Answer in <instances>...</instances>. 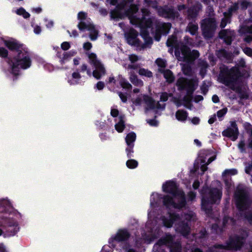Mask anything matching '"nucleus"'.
Wrapping results in <instances>:
<instances>
[{"instance_id":"obj_1","label":"nucleus","mask_w":252,"mask_h":252,"mask_svg":"<svg viewBox=\"0 0 252 252\" xmlns=\"http://www.w3.org/2000/svg\"><path fill=\"white\" fill-rule=\"evenodd\" d=\"M4 45L14 51V55L9 61L11 72L14 75L19 74L21 69H26L31 65V60L28 48L15 39L3 40Z\"/></svg>"},{"instance_id":"obj_2","label":"nucleus","mask_w":252,"mask_h":252,"mask_svg":"<svg viewBox=\"0 0 252 252\" xmlns=\"http://www.w3.org/2000/svg\"><path fill=\"white\" fill-rule=\"evenodd\" d=\"M163 191L170 194L163 200L164 204L167 207L180 208L184 206L185 200L182 191L177 189L176 184L173 181L166 182L162 186Z\"/></svg>"},{"instance_id":"obj_3","label":"nucleus","mask_w":252,"mask_h":252,"mask_svg":"<svg viewBox=\"0 0 252 252\" xmlns=\"http://www.w3.org/2000/svg\"><path fill=\"white\" fill-rule=\"evenodd\" d=\"M126 2L121 5H119L116 10L111 12V17L114 19L123 18L125 16H128L131 24L134 25H139L142 28H148L151 27L152 24V21L151 19L146 20L144 17L142 20L139 18H136L133 14L135 13L138 8L136 6L134 5H131L130 9L128 11H126L125 14H123V11L124 10V7Z\"/></svg>"},{"instance_id":"obj_4","label":"nucleus","mask_w":252,"mask_h":252,"mask_svg":"<svg viewBox=\"0 0 252 252\" xmlns=\"http://www.w3.org/2000/svg\"><path fill=\"white\" fill-rule=\"evenodd\" d=\"M78 19L80 21L78 27L80 30H87L90 31V37L92 40L96 39L98 35V31L95 29L94 26L87 18V14L83 12H80L78 14Z\"/></svg>"},{"instance_id":"obj_5","label":"nucleus","mask_w":252,"mask_h":252,"mask_svg":"<svg viewBox=\"0 0 252 252\" xmlns=\"http://www.w3.org/2000/svg\"><path fill=\"white\" fill-rule=\"evenodd\" d=\"M142 98L144 100L145 111L147 113L149 110L157 111L162 109L163 106H160L158 103H156L153 99L147 95H143L136 98H132L131 101L135 105H139L141 104Z\"/></svg>"},{"instance_id":"obj_6","label":"nucleus","mask_w":252,"mask_h":252,"mask_svg":"<svg viewBox=\"0 0 252 252\" xmlns=\"http://www.w3.org/2000/svg\"><path fill=\"white\" fill-rule=\"evenodd\" d=\"M169 218V219H163V223L165 226L167 227H170L173 223H178L179 226L177 227V230L178 231L181 232L184 235H185L189 233V228L187 223H185L184 221L180 222V219L174 215L170 214Z\"/></svg>"},{"instance_id":"obj_7","label":"nucleus","mask_w":252,"mask_h":252,"mask_svg":"<svg viewBox=\"0 0 252 252\" xmlns=\"http://www.w3.org/2000/svg\"><path fill=\"white\" fill-rule=\"evenodd\" d=\"M88 56L90 63L94 66V70L93 72V76L99 79L105 74V69L103 65L97 58L96 55L93 53H89Z\"/></svg>"},{"instance_id":"obj_8","label":"nucleus","mask_w":252,"mask_h":252,"mask_svg":"<svg viewBox=\"0 0 252 252\" xmlns=\"http://www.w3.org/2000/svg\"><path fill=\"white\" fill-rule=\"evenodd\" d=\"M175 56L179 61L189 62L198 57L199 53L196 50L190 52L187 47L183 46L180 50H176Z\"/></svg>"},{"instance_id":"obj_9","label":"nucleus","mask_w":252,"mask_h":252,"mask_svg":"<svg viewBox=\"0 0 252 252\" xmlns=\"http://www.w3.org/2000/svg\"><path fill=\"white\" fill-rule=\"evenodd\" d=\"M216 27V24L213 18H210L204 20L201 25L204 36L206 38L211 37Z\"/></svg>"},{"instance_id":"obj_10","label":"nucleus","mask_w":252,"mask_h":252,"mask_svg":"<svg viewBox=\"0 0 252 252\" xmlns=\"http://www.w3.org/2000/svg\"><path fill=\"white\" fill-rule=\"evenodd\" d=\"M176 85L179 89H186L188 93H191L197 86V81L196 79L187 81L184 78H180Z\"/></svg>"},{"instance_id":"obj_11","label":"nucleus","mask_w":252,"mask_h":252,"mask_svg":"<svg viewBox=\"0 0 252 252\" xmlns=\"http://www.w3.org/2000/svg\"><path fill=\"white\" fill-rule=\"evenodd\" d=\"M235 195L238 208L240 210L246 208L248 201L246 190L243 189L238 188Z\"/></svg>"},{"instance_id":"obj_12","label":"nucleus","mask_w":252,"mask_h":252,"mask_svg":"<svg viewBox=\"0 0 252 252\" xmlns=\"http://www.w3.org/2000/svg\"><path fill=\"white\" fill-rule=\"evenodd\" d=\"M208 153L209 152L207 151L201 152L199 154L198 158L196 161L195 166L196 168H199V165H200L201 169L203 172L207 170V165L209 164L215 159V157H210L208 159L207 162H206Z\"/></svg>"},{"instance_id":"obj_13","label":"nucleus","mask_w":252,"mask_h":252,"mask_svg":"<svg viewBox=\"0 0 252 252\" xmlns=\"http://www.w3.org/2000/svg\"><path fill=\"white\" fill-rule=\"evenodd\" d=\"M221 196L220 190L217 189H215L209 192V200H206L205 198L202 199V205L203 209H205L208 201H210L212 203H217L220 201Z\"/></svg>"},{"instance_id":"obj_14","label":"nucleus","mask_w":252,"mask_h":252,"mask_svg":"<svg viewBox=\"0 0 252 252\" xmlns=\"http://www.w3.org/2000/svg\"><path fill=\"white\" fill-rule=\"evenodd\" d=\"M222 135L224 136L229 137L234 141L237 138L238 134V130L237 125L235 122H232L231 127L228 128L223 131Z\"/></svg>"},{"instance_id":"obj_15","label":"nucleus","mask_w":252,"mask_h":252,"mask_svg":"<svg viewBox=\"0 0 252 252\" xmlns=\"http://www.w3.org/2000/svg\"><path fill=\"white\" fill-rule=\"evenodd\" d=\"M137 32L133 29H130L128 32L125 33V37L129 44L140 46V44L137 38Z\"/></svg>"},{"instance_id":"obj_16","label":"nucleus","mask_w":252,"mask_h":252,"mask_svg":"<svg viewBox=\"0 0 252 252\" xmlns=\"http://www.w3.org/2000/svg\"><path fill=\"white\" fill-rule=\"evenodd\" d=\"M171 25L169 23H162L158 25L157 29L155 38L157 41L160 39V34H167L170 29Z\"/></svg>"},{"instance_id":"obj_17","label":"nucleus","mask_w":252,"mask_h":252,"mask_svg":"<svg viewBox=\"0 0 252 252\" xmlns=\"http://www.w3.org/2000/svg\"><path fill=\"white\" fill-rule=\"evenodd\" d=\"M234 35V32L231 31H222L220 32L219 36L223 38L224 41L228 44L231 42V37Z\"/></svg>"},{"instance_id":"obj_18","label":"nucleus","mask_w":252,"mask_h":252,"mask_svg":"<svg viewBox=\"0 0 252 252\" xmlns=\"http://www.w3.org/2000/svg\"><path fill=\"white\" fill-rule=\"evenodd\" d=\"M81 75L78 72H74L68 78V82L70 85H76L79 83Z\"/></svg>"},{"instance_id":"obj_19","label":"nucleus","mask_w":252,"mask_h":252,"mask_svg":"<svg viewBox=\"0 0 252 252\" xmlns=\"http://www.w3.org/2000/svg\"><path fill=\"white\" fill-rule=\"evenodd\" d=\"M243 243V240L237 239L230 242L226 248L228 249H237L239 248Z\"/></svg>"},{"instance_id":"obj_20","label":"nucleus","mask_w":252,"mask_h":252,"mask_svg":"<svg viewBox=\"0 0 252 252\" xmlns=\"http://www.w3.org/2000/svg\"><path fill=\"white\" fill-rule=\"evenodd\" d=\"M129 80L131 82L136 86L142 87L143 85V81L139 79L136 75L132 73L130 74Z\"/></svg>"},{"instance_id":"obj_21","label":"nucleus","mask_w":252,"mask_h":252,"mask_svg":"<svg viewBox=\"0 0 252 252\" xmlns=\"http://www.w3.org/2000/svg\"><path fill=\"white\" fill-rule=\"evenodd\" d=\"M115 129L119 132H122L125 126V122L124 121V117L122 116H120L118 118V122L116 124Z\"/></svg>"},{"instance_id":"obj_22","label":"nucleus","mask_w":252,"mask_h":252,"mask_svg":"<svg viewBox=\"0 0 252 252\" xmlns=\"http://www.w3.org/2000/svg\"><path fill=\"white\" fill-rule=\"evenodd\" d=\"M129 236V234L126 230H120L119 231L116 236V240L118 241H124L127 239Z\"/></svg>"},{"instance_id":"obj_23","label":"nucleus","mask_w":252,"mask_h":252,"mask_svg":"<svg viewBox=\"0 0 252 252\" xmlns=\"http://www.w3.org/2000/svg\"><path fill=\"white\" fill-rule=\"evenodd\" d=\"M188 117L187 112L183 110H178L176 113V119L178 121H185Z\"/></svg>"},{"instance_id":"obj_24","label":"nucleus","mask_w":252,"mask_h":252,"mask_svg":"<svg viewBox=\"0 0 252 252\" xmlns=\"http://www.w3.org/2000/svg\"><path fill=\"white\" fill-rule=\"evenodd\" d=\"M163 74L166 81L171 83L174 80V77L172 72L169 70H166L163 71Z\"/></svg>"},{"instance_id":"obj_25","label":"nucleus","mask_w":252,"mask_h":252,"mask_svg":"<svg viewBox=\"0 0 252 252\" xmlns=\"http://www.w3.org/2000/svg\"><path fill=\"white\" fill-rule=\"evenodd\" d=\"M136 139V134L134 132L128 133L126 138V141L127 145H133V143Z\"/></svg>"},{"instance_id":"obj_26","label":"nucleus","mask_w":252,"mask_h":252,"mask_svg":"<svg viewBox=\"0 0 252 252\" xmlns=\"http://www.w3.org/2000/svg\"><path fill=\"white\" fill-rule=\"evenodd\" d=\"M119 82L122 87L125 89H131L132 86L125 78L121 76H119Z\"/></svg>"},{"instance_id":"obj_27","label":"nucleus","mask_w":252,"mask_h":252,"mask_svg":"<svg viewBox=\"0 0 252 252\" xmlns=\"http://www.w3.org/2000/svg\"><path fill=\"white\" fill-rule=\"evenodd\" d=\"M229 78L230 79V80L229 81H224V83L226 85H229L230 84V81H233V80H234L235 79H236L237 78V75H236L235 74V69H232L229 73Z\"/></svg>"},{"instance_id":"obj_28","label":"nucleus","mask_w":252,"mask_h":252,"mask_svg":"<svg viewBox=\"0 0 252 252\" xmlns=\"http://www.w3.org/2000/svg\"><path fill=\"white\" fill-rule=\"evenodd\" d=\"M15 12L17 14L22 16L24 18H29L30 16V14L22 7L17 9Z\"/></svg>"},{"instance_id":"obj_29","label":"nucleus","mask_w":252,"mask_h":252,"mask_svg":"<svg viewBox=\"0 0 252 252\" xmlns=\"http://www.w3.org/2000/svg\"><path fill=\"white\" fill-rule=\"evenodd\" d=\"M138 73L141 76H145L148 77H151L152 76V72L145 68H140L139 70Z\"/></svg>"},{"instance_id":"obj_30","label":"nucleus","mask_w":252,"mask_h":252,"mask_svg":"<svg viewBox=\"0 0 252 252\" xmlns=\"http://www.w3.org/2000/svg\"><path fill=\"white\" fill-rule=\"evenodd\" d=\"M142 35L145 42V45L143 47H146L149 45H151L152 43V40L146 33H144V32H142Z\"/></svg>"},{"instance_id":"obj_31","label":"nucleus","mask_w":252,"mask_h":252,"mask_svg":"<svg viewBox=\"0 0 252 252\" xmlns=\"http://www.w3.org/2000/svg\"><path fill=\"white\" fill-rule=\"evenodd\" d=\"M126 164L128 168L133 169L137 166L138 162L135 160L129 159L126 161Z\"/></svg>"},{"instance_id":"obj_32","label":"nucleus","mask_w":252,"mask_h":252,"mask_svg":"<svg viewBox=\"0 0 252 252\" xmlns=\"http://www.w3.org/2000/svg\"><path fill=\"white\" fill-rule=\"evenodd\" d=\"M197 29V25L195 24H189L188 26L189 31L191 34H195Z\"/></svg>"},{"instance_id":"obj_33","label":"nucleus","mask_w":252,"mask_h":252,"mask_svg":"<svg viewBox=\"0 0 252 252\" xmlns=\"http://www.w3.org/2000/svg\"><path fill=\"white\" fill-rule=\"evenodd\" d=\"M237 173V170L234 169H227L223 171L222 173V176L224 177L225 176H229L235 175Z\"/></svg>"},{"instance_id":"obj_34","label":"nucleus","mask_w":252,"mask_h":252,"mask_svg":"<svg viewBox=\"0 0 252 252\" xmlns=\"http://www.w3.org/2000/svg\"><path fill=\"white\" fill-rule=\"evenodd\" d=\"M159 198V195L158 193H153L151 196V206L154 207L155 206L156 199H158Z\"/></svg>"},{"instance_id":"obj_35","label":"nucleus","mask_w":252,"mask_h":252,"mask_svg":"<svg viewBox=\"0 0 252 252\" xmlns=\"http://www.w3.org/2000/svg\"><path fill=\"white\" fill-rule=\"evenodd\" d=\"M157 65L160 67H164L166 66V62L161 59H158L156 61Z\"/></svg>"},{"instance_id":"obj_36","label":"nucleus","mask_w":252,"mask_h":252,"mask_svg":"<svg viewBox=\"0 0 252 252\" xmlns=\"http://www.w3.org/2000/svg\"><path fill=\"white\" fill-rule=\"evenodd\" d=\"M128 147L126 149V152L128 157H130L132 154L133 153V148L134 145H127Z\"/></svg>"},{"instance_id":"obj_37","label":"nucleus","mask_w":252,"mask_h":252,"mask_svg":"<svg viewBox=\"0 0 252 252\" xmlns=\"http://www.w3.org/2000/svg\"><path fill=\"white\" fill-rule=\"evenodd\" d=\"M8 55V51L4 48L0 47V56L6 57Z\"/></svg>"},{"instance_id":"obj_38","label":"nucleus","mask_w":252,"mask_h":252,"mask_svg":"<svg viewBox=\"0 0 252 252\" xmlns=\"http://www.w3.org/2000/svg\"><path fill=\"white\" fill-rule=\"evenodd\" d=\"M81 70L82 71H87V73L89 76L91 75V72L89 70H87V65L85 64H83L81 66Z\"/></svg>"},{"instance_id":"obj_39","label":"nucleus","mask_w":252,"mask_h":252,"mask_svg":"<svg viewBox=\"0 0 252 252\" xmlns=\"http://www.w3.org/2000/svg\"><path fill=\"white\" fill-rule=\"evenodd\" d=\"M176 41L175 38L174 37H172L169 38L166 42V44L168 46H171L173 45L174 42Z\"/></svg>"},{"instance_id":"obj_40","label":"nucleus","mask_w":252,"mask_h":252,"mask_svg":"<svg viewBox=\"0 0 252 252\" xmlns=\"http://www.w3.org/2000/svg\"><path fill=\"white\" fill-rule=\"evenodd\" d=\"M168 95L166 93H161L160 94V101H165L168 99Z\"/></svg>"},{"instance_id":"obj_41","label":"nucleus","mask_w":252,"mask_h":252,"mask_svg":"<svg viewBox=\"0 0 252 252\" xmlns=\"http://www.w3.org/2000/svg\"><path fill=\"white\" fill-rule=\"evenodd\" d=\"M129 59L131 63H134L138 61V57L135 55H130L129 56Z\"/></svg>"},{"instance_id":"obj_42","label":"nucleus","mask_w":252,"mask_h":252,"mask_svg":"<svg viewBox=\"0 0 252 252\" xmlns=\"http://www.w3.org/2000/svg\"><path fill=\"white\" fill-rule=\"evenodd\" d=\"M62 48L64 50L68 49L70 47V44L67 42H64L61 45Z\"/></svg>"},{"instance_id":"obj_43","label":"nucleus","mask_w":252,"mask_h":252,"mask_svg":"<svg viewBox=\"0 0 252 252\" xmlns=\"http://www.w3.org/2000/svg\"><path fill=\"white\" fill-rule=\"evenodd\" d=\"M92 47V45L90 42H86L83 44V48L85 50H89Z\"/></svg>"},{"instance_id":"obj_44","label":"nucleus","mask_w":252,"mask_h":252,"mask_svg":"<svg viewBox=\"0 0 252 252\" xmlns=\"http://www.w3.org/2000/svg\"><path fill=\"white\" fill-rule=\"evenodd\" d=\"M244 53L248 56H252V49L249 48H245L243 49Z\"/></svg>"},{"instance_id":"obj_45","label":"nucleus","mask_w":252,"mask_h":252,"mask_svg":"<svg viewBox=\"0 0 252 252\" xmlns=\"http://www.w3.org/2000/svg\"><path fill=\"white\" fill-rule=\"evenodd\" d=\"M226 113V110L225 109L219 110L217 113V116L218 117H222Z\"/></svg>"},{"instance_id":"obj_46","label":"nucleus","mask_w":252,"mask_h":252,"mask_svg":"<svg viewBox=\"0 0 252 252\" xmlns=\"http://www.w3.org/2000/svg\"><path fill=\"white\" fill-rule=\"evenodd\" d=\"M119 111L117 109H112L111 111V115L112 116L115 117L118 115Z\"/></svg>"},{"instance_id":"obj_47","label":"nucleus","mask_w":252,"mask_h":252,"mask_svg":"<svg viewBox=\"0 0 252 252\" xmlns=\"http://www.w3.org/2000/svg\"><path fill=\"white\" fill-rule=\"evenodd\" d=\"M147 123L152 126H157L158 124L155 120H148Z\"/></svg>"},{"instance_id":"obj_48","label":"nucleus","mask_w":252,"mask_h":252,"mask_svg":"<svg viewBox=\"0 0 252 252\" xmlns=\"http://www.w3.org/2000/svg\"><path fill=\"white\" fill-rule=\"evenodd\" d=\"M96 88L98 90H102L104 86V83L102 82H98L97 84H96Z\"/></svg>"},{"instance_id":"obj_49","label":"nucleus","mask_w":252,"mask_h":252,"mask_svg":"<svg viewBox=\"0 0 252 252\" xmlns=\"http://www.w3.org/2000/svg\"><path fill=\"white\" fill-rule=\"evenodd\" d=\"M119 95L123 102H126V101L127 98H126V96L125 94L120 93H119Z\"/></svg>"},{"instance_id":"obj_50","label":"nucleus","mask_w":252,"mask_h":252,"mask_svg":"<svg viewBox=\"0 0 252 252\" xmlns=\"http://www.w3.org/2000/svg\"><path fill=\"white\" fill-rule=\"evenodd\" d=\"M41 28L39 26H35L34 27V32L35 33V34H39L41 32Z\"/></svg>"},{"instance_id":"obj_51","label":"nucleus","mask_w":252,"mask_h":252,"mask_svg":"<svg viewBox=\"0 0 252 252\" xmlns=\"http://www.w3.org/2000/svg\"><path fill=\"white\" fill-rule=\"evenodd\" d=\"M182 70L185 74L188 75L189 74L190 69L189 67H187V68L184 66L182 67Z\"/></svg>"},{"instance_id":"obj_52","label":"nucleus","mask_w":252,"mask_h":252,"mask_svg":"<svg viewBox=\"0 0 252 252\" xmlns=\"http://www.w3.org/2000/svg\"><path fill=\"white\" fill-rule=\"evenodd\" d=\"M45 21L47 23L46 24V27L48 28H50L51 27H53V22L52 21H51V20H48L47 19H45Z\"/></svg>"},{"instance_id":"obj_53","label":"nucleus","mask_w":252,"mask_h":252,"mask_svg":"<svg viewBox=\"0 0 252 252\" xmlns=\"http://www.w3.org/2000/svg\"><path fill=\"white\" fill-rule=\"evenodd\" d=\"M76 54V52L73 50H71L68 52L66 53V56H69V57H72L75 56Z\"/></svg>"},{"instance_id":"obj_54","label":"nucleus","mask_w":252,"mask_h":252,"mask_svg":"<svg viewBox=\"0 0 252 252\" xmlns=\"http://www.w3.org/2000/svg\"><path fill=\"white\" fill-rule=\"evenodd\" d=\"M228 20V19L226 18L223 19L222 20V21H221V23L220 24V26L222 28L224 27L225 26Z\"/></svg>"},{"instance_id":"obj_55","label":"nucleus","mask_w":252,"mask_h":252,"mask_svg":"<svg viewBox=\"0 0 252 252\" xmlns=\"http://www.w3.org/2000/svg\"><path fill=\"white\" fill-rule=\"evenodd\" d=\"M123 66L124 67H125L127 69H135L136 68V66L134 65H131V64H129L127 66H126V64H123Z\"/></svg>"},{"instance_id":"obj_56","label":"nucleus","mask_w":252,"mask_h":252,"mask_svg":"<svg viewBox=\"0 0 252 252\" xmlns=\"http://www.w3.org/2000/svg\"><path fill=\"white\" fill-rule=\"evenodd\" d=\"M191 122L194 124L197 125L199 122V119L198 118L195 117L191 120Z\"/></svg>"},{"instance_id":"obj_57","label":"nucleus","mask_w":252,"mask_h":252,"mask_svg":"<svg viewBox=\"0 0 252 252\" xmlns=\"http://www.w3.org/2000/svg\"><path fill=\"white\" fill-rule=\"evenodd\" d=\"M212 100L215 103H217L219 101V97L217 95H214L212 96Z\"/></svg>"},{"instance_id":"obj_58","label":"nucleus","mask_w":252,"mask_h":252,"mask_svg":"<svg viewBox=\"0 0 252 252\" xmlns=\"http://www.w3.org/2000/svg\"><path fill=\"white\" fill-rule=\"evenodd\" d=\"M71 57H69V56H66V53L64 54L63 59L62 60V61L63 63H64L66 61L68 60V59H70Z\"/></svg>"},{"instance_id":"obj_59","label":"nucleus","mask_w":252,"mask_h":252,"mask_svg":"<svg viewBox=\"0 0 252 252\" xmlns=\"http://www.w3.org/2000/svg\"><path fill=\"white\" fill-rule=\"evenodd\" d=\"M80 62V58H76L73 59V63L75 65H77L79 64Z\"/></svg>"},{"instance_id":"obj_60","label":"nucleus","mask_w":252,"mask_h":252,"mask_svg":"<svg viewBox=\"0 0 252 252\" xmlns=\"http://www.w3.org/2000/svg\"><path fill=\"white\" fill-rule=\"evenodd\" d=\"M247 220L251 224H252V213L247 216Z\"/></svg>"},{"instance_id":"obj_61","label":"nucleus","mask_w":252,"mask_h":252,"mask_svg":"<svg viewBox=\"0 0 252 252\" xmlns=\"http://www.w3.org/2000/svg\"><path fill=\"white\" fill-rule=\"evenodd\" d=\"M243 8H247L249 5V3L247 1H243L241 3Z\"/></svg>"},{"instance_id":"obj_62","label":"nucleus","mask_w":252,"mask_h":252,"mask_svg":"<svg viewBox=\"0 0 252 252\" xmlns=\"http://www.w3.org/2000/svg\"><path fill=\"white\" fill-rule=\"evenodd\" d=\"M199 182L198 181H195L193 184V187L194 189H196L199 187Z\"/></svg>"},{"instance_id":"obj_63","label":"nucleus","mask_w":252,"mask_h":252,"mask_svg":"<svg viewBox=\"0 0 252 252\" xmlns=\"http://www.w3.org/2000/svg\"><path fill=\"white\" fill-rule=\"evenodd\" d=\"M0 252H6L5 249L2 244H0Z\"/></svg>"},{"instance_id":"obj_64","label":"nucleus","mask_w":252,"mask_h":252,"mask_svg":"<svg viewBox=\"0 0 252 252\" xmlns=\"http://www.w3.org/2000/svg\"><path fill=\"white\" fill-rule=\"evenodd\" d=\"M245 41L248 42L252 41V35L248 36L247 37H246Z\"/></svg>"}]
</instances>
